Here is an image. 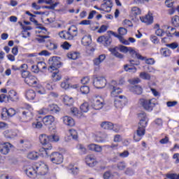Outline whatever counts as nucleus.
<instances>
[{
    "mask_svg": "<svg viewBox=\"0 0 179 179\" xmlns=\"http://www.w3.org/2000/svg\"><path fill=\"white\" fill-rule=\"evenodd\" d=\"M138 117L139 120L138 127L136 133L134 135V140L135 142H139L142 139L146 132L145 128L148 127V122H149V118L145 112H141L138 114Z\"/></svg>",
    "mask_w": 179,
    "mask_h": 179,
    "instance_id": "nucleus-1",
    "label": "nucleus"
},
{
    "mask_svg": "<svg viewBox=\"0 0 179 179\" xmlns=\"http://www.w3.org/2000/svg\"><path fill=\"white\" fill-rule=\"evenodd\" d=\"M25 173L30 178H34V176H45L48 173V166L43 162H38L31 166H28Z\"/></svg>",
    "mask_w": 179,
    "mask_h": 179,
    "instance_id": "nucleus-2",
    "label": "nucleus"
},
{
    "mask_svg": "<svg viewBox=\"0 0 179 179\" xmlns=\"http://www.w3.org/2000/svg\"><path fill=\"white\" fill-rule=\"evenodd\" d=\"M138 103L147 111H152L153 107L157 104V101L155 98L151 99L143 98L139 100Z\"/></svg>",
    "mask_w": 179,
    "mask_h": 179,
    "instance_id": "nucleus-3",
    "label": "nucleus"
},
{
    "mask_svg": "<svg viewBox=\"0 0 179 179\" xmlns=\"http://www.w3.org/2000/svg\"><path fill=\"white\" fill-rule=\"evenodd\" d=\"M101 128L103 129H106L107 131H113L115 134H118L121 130V126L118 124H114L111 122H102L100 124Z\"/></svg>",
    "mask_w": 179,
    "mask_h": 179,
    "instance_id": "nucleus-4",
    "label": "nucleus"
},
{
    "mask_svg": "<svg viewBox=\"0 0 179 179\" xmlns=\"http://www.w3.org/2000/svg\"><path fill=\"white\" fill-rule=\"evenodd\" d=\"M93 85L96 89H104L107 86V79L103 76L95 77L93 80Z\"/></svg>",
    "mask_w": 179,
    "mask_h": 179,
    "instance_id": "nucleus-5",
    "label": "nucleus"
},
{
    "mask_svg": "<svg viewBox=\"0 0 179 179\" xmlns=\"http://www.w3.org/2000/svg\"><path fill=\"white\" fill-rule=\"evenodd\" d=\"M91 106L94 110H101L106 106V103L102 97H96L92 100Z\"/></svg>",
    "mask_w": 179,
    "mask_h": 179,
    "instance_id": "nucleus-6",
    "label": "nucleus"
},
{
    "mask_svg": "<svg viewBox=\"0 0 179 179\" xmlns=\"http://www.w3.org/2000/svg\"><path fill=\"white\" fill-rule=\"evenodd\" d=\"M50 162L54 164H61L64 162V156L58 152H52L50 155Z\"/></svg>",
    "mask_w": 179,
    "mask_h": 179,
    "instance_id": "nucleus-7",
    "label": "nucleus"
},
{
    "mask_svg": "<svg viewBox=\"0 0 179 179\" xmlns=\"http://www.w3.org/2000/svg\"><path fill=\"white\" fill-rule=\"evenodd\" d=\"M94 141L98 143H104L108 141V134L106 132L98 131L94 135Z\"/></svg>",
    "mask_w": 179,
    "mask_h": 179,
    "instance_id": "nucleus-8",
    "label": "nucleus"
},
{
    "mask_svg": "<svg viewBox=\"0 0 179 179\" xmlns=\"http://www.w3.org/2000/svg\"><path fill=\"white\" fill-rule=\"evenodd\" d=\"M16 115V110L12 108H3L1 112V118L3 120H8V118H10V117H13V115Z\"/></svg>",
    "mask_w": 179,
    "mask_h": 179,
    "instance_id": "nucleus-9",
    "label": "nucleus"
},
{
    "mask_svg": "<svg viewBox=\"0 0 179 179\" xmlns=\"http://www.w3.org/2000/svg\"><path fill=\"white\" fill-rule=\"evenodd\" d=\"M49 71H58V68L61 66V62L58 60L57 57H52L49 59Z\"/></svg>",
    "mask_w": 179,
    "mask_h": 179,
    "instance_id": "nucleus-10",
    "label": "nucleus"
},
{
    "mask_svg": "<svg viewBox=\"0 0 179 179\" xmlns=\"http://www.w3.org/2000/svg\"><path fill=\"white\" fill-rule=\"evenodd\" d=\"M47 111H51V113H55V114H57V113H59V107H58V106L55 104H50L48 106V109L43 108L40 110L38 111V114L44 115L46 114Z\"/></svg>",
    "mask_w": 179,
    "mask_h": 179,
    "instance_id": "nucleus-11",
    "label": "nucleus"
},
{
    "mask_svg": "<svg viewBox=\"0 0 179 179\" xmlns=\"http://www.w3.org/2000/svg\"><path fill=\"white\" fill-rule=\"evenodd\" d=\"M24 82L28 86H32L33 87L38 86V80L34 76L29 75L25 77Z\"/></svg>",
    "mask_w": 179,
    "mask_h": 179,
    "instance_id": "nucleus-12",
    "label": "nucleus"
},
{
    "mask_svg": "<svg viewBox=\"0 0 179 179\" xmlns=\"http://www.w3.org/2000/svg\"><path fill=\"white\" fill-rule=\"evenodd\" d=\"M12 144L10 143H0V153L1 155H8L10 152V148H12Z\"/></svg>",
    "mask_w": 179,
    "mask_h": 179,
    "instance_id": "nucleus-13",
    "label": "nucleus"
},
{
    "mask_svg": "<svg viewBox=\"0 0 179 179\" xmlns=\"http://www.w3.org/2000/svg\"><path fill=\"white\" fill-rule=\"evenodd\" d=\"M26 110L22 112V117L27 120H31L33 118V108L29 104L25 105Z\"/></svg>",
    "mask_w": 179,
    "mask_h": 179,
    "instance_id": "nucleus-14",
    "label": "nucleus"
},
{
    "mask_svg": "<svg viewBox=\"0 0 179 179\" xmlns=\"http://www.w3.org/2000/svg\"><path fill=\"white\" fill-rule=\"evenodd\" d=\"M39 141L44 147L50 148V142H51V139L50 136H47V134H41L39 136Z\"/></svg>",
    "mask_w": 179,
    "mask_h": 179,
    "instance_id": "nucleus-15",
    "label": "nucleus"
},
{
    "mask_svg": "<svg viewBox=\"0 0 179 179\" xmlns=\"http://www.w3.org/2000/svg\"><path fill=\"white\" fill-rule=\"evenodd\" d=\"M104 59H106V55H101L93 59V65L96 69H99L101 64L104 62Z\"/></svg>",
    "mask_w": 179,
    "mask_h": 179,
    "instance_id": "nucleus-16",
    "label": "nucleus"
},
{
    "mask_svg": "<svg viewBox=\"0 0 179 179\" xmlns=\"http://www.w3.org/2000/svg\"><path fill=\"white\" fill-rule=\"evenodd\" d=\"M85 163L87 166H89V167H94V166L97 164L96 157L93 155H87L85 157Z\"/></svg>",
    "mask_w": 179,
    "mask_h": 179,
    "instance_id": "nucleus-17",
    "label": "nucleus"
},
{
    "mask_svg": "<svg viewBox=\"0 0 179 179\" xmlns=\"http://www.w3.org/2000/svg\"><path fill=\"white\" fill-rule=\"evenodd\" d=\"M111 8H113V1L111 0H103L101 3V10L103 12H111Z\"/></svg>",
    "mask_w": 179,
    "mask_h": 179,
    "instance_id": "nucleus-18",
    "label": "nucleus"
},
{
    "mask_svg": "<svg viewBox=\"0 0 179 179\" xmlns=\"http://www.w3.org/2000/svg\"><path fill=\"white\" fill-rule=\"evenodd\" d=\"M66 36H69V40H73V38L78 36V28L76 26L72 25L69 27Z\"/></svg>",
    "mask_w": 179,
    "mask_h": 179,
    "instance_id": "nucleus-19",
    "label": "nucleus"
},
{
    "mask_svg": "<svg viewBox=\"0 0 179 179\" xmlns=\"http://www.w3.org/2000/svg\"><path fill=\"white\" fill-rule=\"evenodd\" d=\"M111 38L110 36H99L97 38V42L103 44L105 47H108L111 44Z\"/></svg>",
    "mask_w": 179,
    "mask_h": 179,
    "instance_id": "nucleus-20",
    "label": "nucleus"
},
{
    "mask_svg": "<svg viewBox=\"0 0 179 179\" xmlns=\"http://www.w3.org/2000/svg\"><path fill=\"white\" fill-rule=\"evenodd\" d=\"M122 93V90L120 87L113 88V90H110V96L111 97H115V99H125V96L122 95H120Z\"/></svg>",
    "mask_w": 179,
    "mask_h": 179,
    "instance_id": "nucleus-21",
    "label": "nucleus"
},
{
    "mask_svg": "<svg viewBox=\"0 0 179 179\" xmlns=\"http://www.w3.org/2000/svg\"><path fill=\"white\" fill-rule=\"evenodd\" d=\"M133 58H137V59H141V61H145L146 59V57L141 56V54H139V52L135 50L133 48H129V52H128Z\"/></svg>",
    "mask_w": 179,
    "mask_h": 179,
    "instance_id": "nucleus-22",
    "label": "nucleus"
},
{
    "mask_svg": "<svg viewBox=\"0 0 179 179\" xmlns=\"http://www.w3.org/2000/svg\"><path fill=\"white\" fill-rule=\"evenodd\" d=\"M8 96L10 101H19V94L16 91L13 90L8 91Z\"/></svg>",
    "mask_w": 179,
    "mask_h": 179,
    "instance_id": "nucleus-23",
    "label": "nucleus"
},
{
    "mask_svg": "<svg viewBox=\"0 0 179 179\" xmlns=\"http://www.w3.org/2000/svg\"><path fill=\"white\" fill-rule=\"evenodd\" d=\"M52 149V145H49V147H44L39 150V155L40 156H42L43 157H48V155H50V152L48 150H51Z\"/></svg>",
    "mask_w": 179,
    "mask_h": 179,
    "instance_id": "nucleus-24",
    "label": "nucleus"
},
{
    "mask_svg": "<svg viewBox=\"0 0 179 179\" xmlns=\"http://www.w3.org/2000/svg\"><path fill=\"white\" fill-rule=\"evenodd\" d=\"M125 101H127V99L124 98H116L114 101L115 107L116 108H122L125 106Z\"/></svg>",
    "mask_w": 179,
    "mask_h": 179,
    "instance_id": "nucleus-25",
    "label": "nucleus"
},
{
    "mask_svg": "<svg viewBox=\"0 0 179 179\" xmlns=\"http://www.w3.org/2000/svg\"><path fill=\"white\" fill-rule=\"evenodd\" d=\"M24 97L27 100H34L36 99V92L33 90H28L25 91Z\"/></svg>",
    "mask_w": 179,
    "mask_h": 179,
    "instance_id": "nucleus-26",
    "label": "nucleus"
},
{
    "mask_svg": "<svg viewBox=\"0 0 179 179\" xmlns=\"http://www.w3.org/2000/svg\"><path fill=\"white\" fill-rule=\"evenodd\" d=\"M62 120L64 125H67V127H75V120L71 117L64 116Z\"/></svg>",
    "mask_w": 179,
    "mask_h": 179,
    "instance_id": "nucleus-27",
    "label": "nucleus"
},
{
    "mask_svg": "<svg viewBox=\"0 0 179 179\" xmlns=\"http://www.w3.org/2000/svg\"><path fill=\"white\" fill-rule=\"evenodd\" d=\"M87 148L89 150H92V152H96V153H100L103 151V147L101 145H99L94 143L88 145Z\"/></svg>",
    "mask_w": 179,
    "mask_h": 179,
    "instance_id": "nucleus-28",
    "label": "nucleus"
},
{
    "mask_svg": "<svg viewBox=\"0 0 179 179\" xmlns=\"http://www.w3.org/2000/svg\"><path fill=\"white\" fill-rule=\"evenodd\" d=\"M140 20H141L143 23H145V24H152V23H153V16L150 14H148L144 17H141Z\"/></svg>",
    "mask_w": 179,
    "mask_h": 179,
    "instance_id": "nucleus-29",
    "label": "nucleus"
},
{
    "mask_svg": "<svg viewBox=\"0 0 179 179\" xmlns=\"http://www.w3.org/2000/svg\"><path fill=\"white\" fill-rule=\"evenodd\" d=\"M51 78L52 82H59L62 79V75L59 71L55 70V71L52 72Z\"/></svg>",
    "mask_w": 179,
    "mask_h": 179,
    "instance_id": "nucleus-30",
    "label": "nucleus"
},
{
    "mask_svg": "<svg viewBox=\"0 0 179 179\" xmlns=\"http://www.w3.org/2000/svg\"><path fill=\"white\" fill-rule=\"evenodd\" d=\"M42 121L45 125H52L53 122L55 121V117L52 115H48L44 117Z\"/></svg>",
    "mask_w": 179,
    "mask_h": 179,
    "instance_id": "nucleus-31",
    "label": "nucleus"
},
{
    "mask_svg": "<svg viewBox=\"0 0 179 179\" xmlns=\"http://www.w3.org/2000/svg\"><path fill=\"white\" fill-rule=\"evenodd\" d=\"M3 134L6 139H14V138L17 136V134L12 130H6Z\"/></svg>",
    "mask_w": 179,
    "mask_h": 179,
    "instance_id": "nucleus-32",
    "label": "nucleus"
},
{
    "mask_svg": "<svg viewBox=\"0 0 179 179\" xmlns=\"http://www.w3.org/2000/svg\"><path fill=\"white\" fill-rule=\"evenodd\" d=\"M83 45H90L92 44V36L89 34L84 36L81 39Z\"/></svg>",
    "mask_w": 179,
    "mask_h": 179,
    "instance_id": "nucleus-33",
    "label": "nucleus"
},
{
    "mask_svg": "<svg viewBox=\"0 0 179 179\" xmlns=\"http://www.w3.org/2000/svg\"><path fill=\"white\" fill-rule=\"evenodd\" d=\"M63 101L66 106H69V107H71V106H73V98L72 96H69L68 95H64L63 97Z\"/></svg>",
    "mask_w": 179,
    "mask_h": 179,
    "instance_id": "nucleus-34",
    "label": "nucleus"
},
{
    "mask_svg": "<svg viewBox=\"0 0 179 179\" xmlns=\"http://www.w3.org/2000/svg\"><path fill=\"white\" fill-rule=\"evenodd\" d=\"M66 57L69 58V59L75 60L78 59V58L80 57V54L78 52L71 51L67 53Z\"/></svg>",
    "mask_w": 179,
    "mask_h": 179,
    "instance_id": "nucleus-35",
    "label": "nucleus"
},
{
    "mask_svg": "<svg viewBox=\"0 0 179 179\" xmlns=\"http://www.w3.org/2000/svg\"><path fill=\"white\" fill-rule=\"evenodd\" d=\"M70 111H71V115H74L78 118H80L83 115V113H82V112H80L78 108L76 107L71 108Z\"/></svg>",
    "mask_w": 179,
    "mask_h": 179,
    "instance_id": "nucleus-36",
    "label": "nucleus"
},
{
    "mask_svg": "<svg viewBox=\"0 0 179 179\" xmlns=\"http://www.w3.org/2000/svg\"><path fill=\"white\" fill-rule=\"evenodd\" d=\"M130 92L135 94H142V87L139 85H134L129 87Z\"/></svg>",
    "mask_w": 179,
    "mask_h": 179,
    "instance_id": "nucleus-37",
    "label": "nucleus"
},
{
    "mask_svg": "<svg viewBox=\"0 0 179 179\" xmlns=\"http://www.w3.org/2000/svg\"><path fill=\"white\" fill-rule=\"evenodd\" d=\"M67 170L73 176H78V174H79V169L78 168V166H75L73 165H69L67 168Z\"/></svg>",
    "mask_w": 179,
    "mask_h": 179,
    "instance_id": "nucleus-38",
    "label": "nucleus"
},
{
    "mask_svg": "<svg viewBox=\"0 0 179 179\" xmlns=\"http://www.w3.org/2000/svg\"><path fill=\"white\" fill-rule=\"evenodd\" d=\"M124 68L126 72H129L130 73H136V71H138L136 67H134V66L132 67L129 64L124 65Z\"/></svg>",
    "mask_w": 179,
    "mask_h": 179,
    "instance_id": "nucleus-39",
    "label": "nucleus"
},
{
    "mask_svg": "<svg viewBox=\"0 0 179 179\" xmlns=\"http://www.w3.org/2000/svg\"><path fill=\"white\" fill-rule=\"evenodd\" d=\"M90 108V106H89V103H87V102H84L80 106V109L83 113H87V111H89Z\"/></svg>",
    "mask_w": 179,
    "mask_h": 179,
    "instance_id": "nucleus-40",
    "label": "nucleus"
},
{
    "mask_svg": "<svg viewBox=\"0 0 179 179\" xmlns=\"http://www.w3.org/2000/svg\"><path fill=\"white\" fill-rule=\"evenodd\" d=\"M109 51L113 55H115V57H116L117 58H120V59H122V58H124V55L117 52V50H115V48H110Z\"/></svg>",
    "mask_w": 179,
    "mask_h": 179,
    "instance_id": "nucleus-41",
    "label": "nucleus"
},
{
    "mask_svg": "<svg viewBox=\"0 0 179 179\" xmlns=\"http://www.w3.org/2000/svg\"><path fill=\"white\" fill-rule=\"evenodd\" d=\"M139 76H140L141 79H143V80H150V79L152 78L150 76V74H149L148 73L145 72V71L140 73Z\"/></svg>",
    "mask_w": 179,
    "mask_h": 179,
    "instance_id": "nucleus-42",
    "label": "nucleus"
},
{
    "mask_svg": "<svg viewBox=\"0 0 179 179\" xmlns=\"http://www.w3.org/2000/svg\"><path fill=\"white\" fill-rule=\"evenodd\" d=\"M50 142H54L55 143H58L61 140V138L59 137V136L55 134L50 135Z\"/></svg>",
    "mask_w": 179,
    "mask_h": 179,
    "instance_id": "nucleus-43",
    "label": "nucleus"
},
{
    "mask_svg": "<svg viewBox=\"0 0 179 179\" xmlns=\"http://www.w3.org/2000/svg\"><path fill=\"white\" fill-rule=\"evenodd\" d=\"M27 157L31 160H36V159H38V153L36 152H31L28 154Z\"/></svg>",
    "mask_w": 179,
    "mask_h": 179,
    "instance_id": "nucleus-44",
    "label": "nucleus"
},
{
    "mask_svg": "<svg viewBox=\"0 0 179 179\" xmlns=\"http://www.w3.org/2000/svg\"><path fill=\"white\" fill-rule=\"evenodd\" d=\"M159 27V25L158 24H155V29H157V30L155 31V34L159 37H162L163 34H164V31H163V29Z\"/></svg>",
    "mask_w": 179,
    "mask_h": 179,
    "instance_id": "nucleus-45",
    "label": "nucleus"
},
{
    "mask_svg": "<svg viewBox=\"0 0 179 179\" xmlns=\"http://www.w3.org/2000/svg\"><path fill=\"white\" fill-rule=\"evenodd\" d=\"M161 54L163 55V57H170L171 52L169 48H164L161 49Z\"/></svg>",
    "mask_w": 179,
    "mask_h": 179,
    "instance_id": "nucleus-46",
    "label": "nucleus"
},
{
    "mask_svg": "<svg viewBox=\"0 0 179 179\" xmlns=\"http://www.w3.org/2000/svg\"><path fill=\"white\" fill-rule=\"evenodd\" d=\"M32 127L36 129H41V128H43V123L38 121V120H36L32 123Z\"/></svg>",
    "mask_w": 179,
    "mask_h": 179,
    "instance_id": "nucleus-47",
    "label": "nucleus"
},
{
    "mask_svg": "<svg viewBox=\"0 0 179 179\" xmlns=\"http://www.w3.org/2000/svg\"><path fill=\"white\" fill-rule=\"evenodd\" d=\"M171 23L175 26V27H179V16L175 15L171 19Z\"/></svg>",
    "mask_w": 179,
    "mask_h": 179,
    "instance_id": "nucleus-48",
    "label": "nucleus"
},
{
    "mask_svg": "<svg viewBox=\"0 0 179 179\" xmlns=\"http://www.w3.org/2000/svg\"><path fill=\"white\" fill-rule=\"evenodd\" d=\"M80 90L82 94H88V93L90 92V88L89 86L83 85L80 87Z\"/></svg>",
    "mask_w": 179,
    "mask_h": 179,
    "instance_id": "nucleus-49",
    "label": "nucleus"
},
{
    "mask_svg": "<svg viewBox=\"0 0 179 179\" xmlns=\"http://www.w3.org/2000/svg\"><path fill=\"white\" fill-rule=\"evenodd\" d=\"M9 101L8 96L5 94H0V103H8Z\"/></svg>",
    "mask_w": 179,
    "mask_h": 179,
    "instance_id": "nucleus-50",
    "label": "nucleus"
},
{
    "mask_svg": "<svg viewBox=\"0 0 179 179\" xmlns=\"http://www.w3.org/2000/svg\"><path fill=\"white\" fill-rule=\"evenodd\" d=\"M116 37L119 38L120 43L124 44V45H129V41L124 38L122 36L120 35H116Z\"/></svg>",
    "mask_w": 179,
    "mask_h": 179,
    "instance_id": "nucleus-51",
    "label": "nucleus"
},
{
    "mask_svg": "<svg viewBox=\"0 0 179 179\" xmlns=\"http://www.w3.org/2000/svg\"><path fill=\"white\" fill-rule=\"evenodd\" d=\"M69 134L72 136L73 139H78V131L73 129L69 130Z\"/></svg>",
    "mask_w": 179,
    "mask_h": 179,
    "instance_id": "nucleus-52",
    "label": "nucleus"
},
{
    "mask_svg": "<svg viewBox=\"0 0 179 179\" xmlns=\"http://www.w3.org/2000/svg\"><path fill=\"white\" fill-rule=\"evenodd\" d=\"M119 34H117V36H120L121 37H122V36H125V34H127V33H128V30H127V29L124 28V27H120L117 30Z\"/></svg>",
    "mask_w": 179,
    "mask_h": 179,
    "instance_id": "nucleus-53",
    "label": "nucleus"
},
{
    "mask_svg": "<svg viewBox=\"0 0 179 179\" xmlns=\"http://www.w3.org/2000/svg\"><path fill=\"white\" fill-rule=\"evenodd\" d=\"M32 68H36V69L37 68H39V69H45V63L44 62H39L36 66L33 65Z\"/></svg>",
    "mask_w": 179,
    "mask_h": 179,
    "instance_id": "nucleus-54",
    "label": "nucleus"
},
{
    "mask_svg": "<svg viewBox=\"0 0 179 179\" xmlns=\"http://www.w3.org/2000/svg\"><path fill=\"white\" fill-rule=\"evenodd\" d=\"M129 48L130 47L120 45L118 50L119 51H120V52H124V54H127V52H129Z\"/></svg>",
    "mask_w": 179,
    "mask_h": 179,
    "instance_id": "nucleus-55",
    "label": "nucleus"
},
{
    "mask_svg": "<svg viewBox=\"0 0 179 179\" xmlns=\"http://www.w3.org/2000/svg\"><path fill=\"white\" fill-rule=\"evenodd\" d=\"M68 34L67 31H62L61 32L59 33V36L60 38H64V40H69V36Z\"/></svg>",
    "mask_w": 179,
    "mask_h": 179,
    "instance_id": "nucleus-56",
    "label": "nucleus"
},
{
    "mask_svg": "<svg viewBox=\"0 0 179 179\" xmlns=\"http://www.w3.org/2000/svg\"><path fill=\"white\" fill-rule=\"evenodd\" d=\"M118 156H120L121 159H125L129 156V152L124 150L123 152H119Z\"/></svg>",
    "mask_w": 179,
    "mask_h": 179,
    "instance_id": "nucleus-57",
    "label": "nucleus"
},
{
    "mask_svg": "<svg viewBox=\"0 0 179 179\" xmlns=\"http://www.w3.org/2000/svg\"><path fill=\"white\" fill-rule=\"evenodd\" d=\"M118 85V83H117V81L115 80H112L110 83H109V89L110 90H112L113 89H117V87Z\"/></svg>",
    "mask_w": 179,
    "mask_h": 179,
    "instance_id": "nucleus-58",
    "label": "nucleus"
},
{
    "mask_svg": "<svg viewBox=\"0 0 179 179\" xmlns=\"http://www.w3.org/2000/svg\"><path fill=\"white\" fill-rule=\"evenodd\" d=\"M131 13L132 15H141V8L138 7L131 8Z\"/></svg>",
    "mask_w": 179,
    "mask_h": 179,
    "instance_id": "nucleus-59",
    "label": "nucleus"
},
{
    "mask_svg": "<svg viewBox=\"0 0 179 179\" xmlns=\"http://www.w3.org/2000/svg\"><path fill=\"white\" fill-rule=\"evenodd\" d=\"M60 86L62 89H64V90H67V89L69 88V83L68 81H63L61 83Z\"/></svg>",
    "mask_w": 179,
    "mask_h": 179,
    "instance_id": "nucleus-60",
    "label": "nucleus"
},
{
    "mask_svg": "<svg viewBox=\"0 0 179 179\" xmlns=\"http://www.w3.org/2000/svg\"><path fill=\"white\" fill-rule=\"evenodd\" d=\"M77 149H78V150H80L81 153H83V155H85V153H86L87 150L86 148H85V146H83V145L82 144H78L77 145Z\"/></svg>",
    "mask_w": 179,
    "mask_h": 179,
    "instance_id": "nucleus-61",
    "label": "nucleus"
},
{
    "mask_svg": "<svg viewBox=\"0 0 179 179\" xmlns=\"http://www.w3.org/2000/svg\"><path fill=\"white\" fill-rule=\"evenodd\" d=\"M167 178L169 179H179V174L169 173L166 175Z\"/></svg>",
    "mask_w": 179,
    "mask_h": 179,
    "instance_id": "nucleus-62",
    "label": "nucleus"
},
{
    "mask_svg": "<svg viewBox=\"0 0 179 179\" xmlns=\"http://www.w3.org/2000/svg\"><path fill=\"white\" fill-rule=\"evenodd\" d=\"M118 170H124L125 167H127V164L125 162H119L117 166Z\"/></svg>",
    "mask_w": 179,
    "mask_h": 179,
    "instance_id": "nucleus-63",
    "label": "nucleus"
},
{
    "mask_svg": "<svg viewBox=\"0 0 179 179\" xmlns=\"http://www.w3.org/2000/svg\"><path fill=\"white\" fill-rule=\"evenodd\" d=\"M47 47L48 50H50L51 51H52V50H57V48H58L57 44L52 43H50Z\"/></svg>",
    "mask_w": 179,
    "mask_h": 179,
    "instance_id": "nucleus-64",
    "label": "nucleus"
}]
</instances>
